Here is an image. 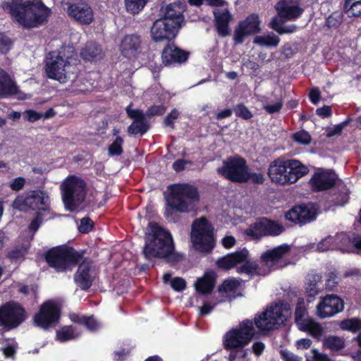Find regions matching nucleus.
Here are the masks:
<instances>
[{
	"mask_svg": "<svg viewBox=\"0 0 361 361\" xmlns=\"http://www.w3.org/2000/svg\"><path fill=\"white\" fill-rule=\"evenodd\" d=\"M291 315L290 305L284 301L271 304L253 319H245L224 336L223 344L226 350H240V357H245L243 348L258 335H267L288 321Z\"/></svg>",
	"mask_w": 361,
	"mask_h": 361,
	"instance_id": "nucleus-1",
	"label": "nucleus"
},
{
	"mask_svg": "<svg viewBox=\"0 0 361 361\" xmlns=\"http://www.w3.org/2000/svg\"><path fill=\"white\" fill-rule=\"evenodd\" d=\"M149 231L145 237L142 254L146 259H166L168 262L177 263L182 260V255L176 252L175 245L171 233L156 222H149Z\"/></svg>",
	"mask_w": 361,
	"mask_h": 361,
	"instance_id": "nucleus-2",
	"label": "nucleus"
},
{
	"mask_svg": "<svg viewBox=\"0 0 361 361\" xmlns=\"http://www.w3.org/2000/svg\"><path fill=\"white\" fill-rule=\"evenodd\" d=\"M3 8L10 13L13 21L23 28L38 27L47 22L51 11L41 1L11 0Z\"/></svg>",
	"mask_w": 361,
	"mask_h": 361,
	"instance_id": "nucleus-3",
	"label": "nucleus"
},
{
	"mask_svg": "<svg viewBox=\"0 0 361 361\" xmlns=\"http://www.w3.org/2000/svg\"><path fill=\"white\" fill-rule=\"evenodd\" d=\"M169 193L165 195L166 207L165 216L169 217L173 212L190 213L194 212L200 201L198 190L188 183H174L167 188Z\"/></svg>",
	"mask_w": 361,
	"mask_h": 361,
	"instance_id": "nucleus-4",
	"label": "nucleus"
},
{
	"mask_svg": "<svg viewBox=\"0 0 361 361\" xmlns=\"http://www.w3.org/2000/svg\"><path fill=\"white\" fill-rule=\"evenodd\" d=\"M308 172L309 169L300 161L279 157L270 163L267 174L272 183L284 185L295 183Z\"/></svg>",
	"mask_w": 361,
	"mask_h": 361,
	"instance_id": "nucleus-5",
	"label": "nucleus"
},
{
	"mask_svg": "<svg viewBox=\"0 0 361 361\" xmlns=\"http://www.w3.org/2000/svg\"><path fill=\"white\" fill-rule=\"evenodd\" d=\"M85 252V250L77 251L71 246L62 245L49 249L45 254V260L57 272H66L79 264Z\"/></svg>",
	"mask_w": 361,
	"mask_h": 361,
	"instance_id": "nucleus-6",
	"label": "nucleus"
},
{
	"mask_svg": "<svg viewBox=\"0 0 361 361\" xmlns=\"http://www.w3.org/2000/svg\"><path fill=\"white\" fill-rule=\"evenodd\" d=\"M190 240L194 249L198 252L209 254L214 250L216 245L214 227L205 216L193 221Z\"/></svg>",
	"mask_w": 361,
	"mask_h": 361,
	"instance_id": "nucleus-7",
	"label": "nucleus"
},
{
	"mask_svg": "<svg viewBox=\"0 0 361 361\" xmlns=\"http://www.w3.org/2000/svg\"><path fill=\"white\" fill-rule=\"evenodd\" d=\"M85 181L75 175L68 176L61 185L62 200L65 208L75 211L85 200L87 195Z\"/></svg>",
	"mask_w": 361,
	"mask_h": 361,
	"instance_id": "nucleus-8",
	"label": "nucleus"
},
{
	"mask_svg": "<svg viewBox=\"0 0 361 361\" xmlns=\"http://www.w3.org/2000/svg\"><path fill=\"white\" fill-rule=\"evenodd\" d=\"M247 170L246 160L240 155L235 154L223 160L222 166L216 169V173L232 183H243V181L247 179L245 173Z\"/></svg>",
	"mask_w": 361,
	"mask_h": 361,
	"instance_id": "nucleus-9",
	"label": "nucleus"
},
{
	"mask_svg": "<svg viewBox=\"0 0 361 361\" xmlns=\"http://www.w3.org/2000/svg\"><path fill=\"white\" fill-rule=\"evenodd\" d=\"M26 318L25 309L18 302L9 301L0 306V326L4 329L17 328Z\"/></svg>",
	"mask_w": 361,
	"mask_h": 361,
	"instance_id": "nucleus-10",
	"label": "nucleus"
},
{
	"mask_svg": "<svg viewBox=\"0 0 361 361\" xmlns=\"http://www.w3.org/2000/svg\"><path fill=\"white\" fill-rule=\"evenodd\" d=\"M283 231L281 224L267 217H260L245 229V234L253 240H259L264 236H277Z\"/></svg>",
	"mask_w": 361,
	"mask_h": 361,
	"instance_id": "nucleus-11",
	"label": "nucleus"
},
{
	"mask_svg": "<svg viewBox=\"0 0 361 361\" xmlns=\"http://www.w3.org/2000/svg\"><path fill=\"white\" fill-rule=\"evenodd\" d=\"M61 308L52 300L44 302L39 311L33 317V322L36 326L48 329L56 325L60 319Z\"/></svg>",
	"mask_w": 361,
	"mask_h": 361,
	"instance_id": "nucleus-12",
	"label": "nucleus"
},
{
	"mask_svg": "<svg viewBox=\"0 0 361 361\" xmlns=\"http://www.w3.org/2000/svg\"><path fill=\"white\" fill-rule=\"evenodd\" d=\"M317 209L312 204L295 205L285 213V219L295 224L305 225L317 218Z\"/></svg>",
	"mask_w": 361,
	"mask_h": 361,
	"instance_id": "nucleus-13",
	"label": "nucleus"
},
{
	"mask_svg": "<svg viewBox=\"0 0 361 361\" xmlns=\"http://www.w3.org/2000/svg\"><path fill=\"white\" fill-rule=\"evenodd\" d=\"M54 56L51 57V61H47L45 65V71L49 78L56 80L60 82L64 80L67 78H70V62L68 59H65L61 53L58 54L54 59Z\"/></svg>",
	"mask_w": 361,
	"mask_h": 361,
	"instance_id": "nucleus-14",
	"label": "nucleus"
},
{
	"mask_svg": "<svg viewBox=\"0 0 361 361\" xmlns=\"http://www.w3.org/2000/svg\"><path fill=\"white\" fill-rule=\"evenodd\" d=\"M168 23L165 19H157L150 30L152 39L154 42H171L176 37L179 27Z\"/></svg>",
	"mask_w": 361,
	"mask_h": 361,
	"instance_id": "nucleus-15",
	"label": "nucleus"
},
{
	"mask_svg": "<svg viewBox=\"0 0 361 361\" xmlns=\"http://www.w3.org/2000/svg\"><path fill=\"white\" fill-rule=\"evenodd\" d=\"M302 0H280L275 5V9L279 19L295 21L301 17L304 8L301 6Z\"/></svg>",
	"mask_w": 361,
	"mask_h": 361,
	"instance_id": "nucleus-16",
	"label": "nucleus"
},
{
	"mask_svg": "<svg viewBox=\"0 0 361 361\" xmlns=\"http://www.w3.org/2000/svg\"><path fill=\"white\" fill-rule=\"evenodd\" d=\"M343 309V300L337 295L329 294L317 305V313L319 318L324 319L341 312Z\"/></svg>",
	"mask_w": 361,
	"mask_h": 361,
	"instance_id": "nucleus-17",
	"label": "nucleus"
},
{
	"mask_svg": "<svg viewBox=\"0 0 361 361\" xmlns=\"http://www.w3.org/2000/svg\"><path fill=\"white\" fill-rule=\"evenodd\" d=\"M48 201L49 197L42 190H32L25 197H17L13 202V205L16 208L25 207L35 210L42 205L44 206Z\"/></svg>",
	"mask_w": 361,
	"mask_h": 361,
	"instance_id": "nucleus-18",
	"label": "nucleus"
},
{
	"mask_svg": "<svg viewBox=\"0 0 361 361\" xmlns=\"http://www.w3.org/2000/svg\"><path fill=\"white\" fill-rule=\"evenodd\" d=\"M189 53L175 45L173 42L166 43L161 51V61L165 66L187 61Z\"/></svg>",
	"mask_w": 361,
	"mask_h": 361,
	"instance_id": "nucleus-19",
	"label": "nucleus"
},
{
	"mask_svg": "<svg viewBox=\"0 0 361 361\" xmlns=\"http://www.w3.org/2000/svg\"><path fill=\"white\" fill-rule=\"evenodd\" d=\"M81 260L74 275V281L81 290L87 291L94 281V278L90 274L93 261L89 257H83Z\"/></svg>",
	"mask_w": 361,
	"mask_h": 361,
	"instance_id": "nucleus-20",
	"label": "nucleus"
},
{
	"mask_svg": "<svg viewBox=\"0 0 361 361\" xmlns=\"http://www.w3.org/2000/svg\"><path fill=\"white\" fill-rule=\"evenodd\" d=\"M314 192H322L332 188L336 184L335 174L331 171L315 172L310 180Z\"/></svg>",
	"mask_w": 361,
	"mask_h": 361,
	"instance_id": "nucleus-21",
	"label": "nucleus"
},
{
	"mask_svg": "<svg viewBox=\"0 0 361 361\" xmlns=\"http://www.w3.org/2000/svg\"><path fill=\"white\" fill-rule=\"evenodd\" d=\"M247 257H248V250L246 248H243L219 257L216 262V265L219 269L224 271L230 270L238 264H240L245 260Z\"/></svg>",
	"mask_w": 361,
	"mask_h": 361,
	"instance_id": "nucleus-22",
	"label": "nucleus"
},
{
	"mask_svg": "<svg viewBox=\"0 0 361 361\" xmlns=\"http://www.w3.org/2000/svg\"><path fill=\"white\" fill-rule=\"evenodd\" d=\"M141 42L140 36L137 35H125L119 45L121 54L128 59L136 57L140 52Z\"/></svg>",
	"mask_w": 361,
	"mask_h": 361,
	"instance_id": "nucleus-23",
	"label": "nucleus"
},
{
	"mask_svg": "<svg viewBox=\"0 0 361 361\" xmlns=\"http://www.w3.org/2000/svg\"><path fill=\"white\" fill-rule=\"evenodd\" d=\"M68 13L71 18L82 25H90L94 20L93 11L87 4H71Z\"/></svg>",
	"mask_w": 361,
	"mask_h": 361,
	"instance_id": "nucleus-24",
	"label": "nucleus"
},
{
	"mask_svg": "<svg viewBox=\"0 0 361 361\" xmlns=\"http://www.w3.org/2000/svg\"><path fill=\"white\" fill-rule=\"evenodd\" d=\"M81 59L85 61L97 62L104 56V52L100 44L94 42H87L80 52Z\"/></svg>",
	"mask_w": 361,
	"mask_h": 361,
	"instance_id": "nucleus-25",
	"label": "nucleus"
},
{
	"mask_svg": "<svg viewBox=\"0 0 361 361\" xmlns=\"http://www.w3.org/2000/svg\"><path fill=\"white\" fill-rule=\"evenodd\" d=\"M214 25L218 35L221 37H225L231 34L229 28V22L231 20V15L228 9H224L220 12H214Z\"/></svg>",
	"mask_w": 361,
	"mask_h": 361,
	"instance_id": "nucleus-26",
	"label": "nucleus"
},
{
	"mask_svg": "<svg viewBox=\"0 0 361 361\" xmlns=\"http://www.w3.org/2000/svg\"><path fill=\"white\" fill-rule=\"evenodd\" d=\"M18 93V87L8 73L0 68V98H7Z\"/></svg>",
	"mask_w": 361,
	"mask_h": 361,
	"instance_id": "nucleus-27",
	"label": "nucleus"
},
{
	"mask_svg": "<svg viewBox=\"0 0 361 361\" xmlns=\"http://www.w3.org/2000/svg\"><path fill=\"white\" fill-rule=\"evenodd\" d=\"M290 250V247L287 244H282L271 250H268L263 252L260 257V259L265 264L271 263L275 264L279 262L286 254Z\"/></svg>",
	"mask_w": 361,
	"mask_h": 361,
	"instance_id": "nucleus-28",
	"label": "nucleus"
},
{
	"mask_svg": "<svg viewBox=\"0 0 361 361\" xmlns=\"http://www.w3.org/2000/svg\"><path fill=\"white\" fill-rule=\"evenodd\" d=\"M249 256L245 258V260L241 263V265L237 267V272L238 274H245L252 279L255 276L266 275L264 270H262L257 262L251 261Z\"/></svg>",
	"mask_w": 361,
	"mask_h": 361,
	"instance_id": "nucleus-29",
	"label": "nucleus"
},
{
	"mask_svg": "<svg viewBox=\"0 0 361 361\" xmlns=\"http://www.w3.org/2000/svg\"><path fill=\"white\" fill-rule=\"evenodd\" d=\"M70 319L73 323L83 325L92 332L98 331L102 326L93 315L87 317L73 313L70 314Z\"/></svg>",
	"mask_w": 361,
	"mask_h": 361,
	"instance_id": "nucleus-30",
	"label": "nucleus"
},
{
	"mask_svg": "<svg viewBox=\"0 0 361 361\" xmlns=\"http://www.w3.org/2000/svg\"><path fill=\"white\" fill-rule=\"evenodd\" d=\"M178 6L176 4H170L167 5L164 10L161 9V19H166L168 23L171 24V22H173L172 25L180 27V23L183 20V14L180 11L176 10V8Z\"/></svg>",
	"mask_w": 361,
	"mask_h": 361,
	"instance_id": "nucleus-31",
	"label": "nucleus"
},
{
	"mask_svg": "<svg viewBox=\"0 0 361 361\" xmlns=\"http://www.w3.org/2000/svg\"><path fill=\"white\" fill-rule=\"evenodd\" d=\"M322 282V277L318 274H312L308 276L307 283L305 288V293L307 297V301L311 302L321 290L319 283Z\"/></svg>",
	"mask_w": 361,
	"mask_h": 361,
	"instance_id": "nucleus-32",
	"label": "nucleus"
},
{
	"mask_svg": "<svg viewBox=\"0 0 361 361\" xmlns=\"http://www.w3.org/2000/svg\"><path fill=\"white\" fill-rule=\"evenodd\" d=\"M216 283L214 275L206 274L202 278L197 279L195 283L196 290L201 295H207L212 293Z\"/></svg>",
	"mask_w": 361,
	"mask_h": 361,
	"instance_id": "nucleus-33",
	"label": "nucleus"
},
{
	"mask_svg": "<svg viewBox=\"0 0 361 361\" xmlns=\"http://www.w3.org/2000/svg\"><path fill=\"white\" fill-rule=\"evenodd\" d=\"M250 35H255L260 31L259 16L255 13L249 15L244 20L238 23Z\"/></svg>",
	"mask_w": 361,
	"mask_h": 361,
	"instance_id": "nucleus-34",
	"label": "nucleus"
},
{
	"mask_svg": "<svg viewBox=\"0 0 361 361\" xmlns=\"http://www.w3.org/2000/svg\"><path fill=\"white\" fill-rule=\"evenodd\" d=\"M311 319L312 318L307 317V310L304 299L302 298H298L295 310V323L300 328L304 324L306 323V322Z\"/></svg>",
	"mask_w": 361,
	"mask_h": 361,
	"instance_id": "nucleus-35",
	"label": "nucleus"
},
{
	"mask_svg": "<svg viewBox=\"0 0 361 361\" xmlns=\"http://www.w3.org/2000/svg\"><path fill=\"white\" fill-rule=\"evenodd\" d=\"M278 17H274L270 23V27L279 35L290 34L296 32L298 27L295 25H283L284 22Z\"/></svg>",
	"mask_w": 361,
	"mask_h": 361,
	"instance_id": "nucleus-36",
	"label": "nucleus"
},
{
	"mask_svg": "<svg viewBox=\"0 0 361 361\" xmlns=\"http://www.w3.org/2000/svg\"><path fill=\"white\" fill-rule=\"evenodd\" d=\"M343 9L349 17L361 16V0H345Z\"/></svg>",
	"mask_w": 361,
	"mask_h": 361,
	"instance_id": "nucleus-37",
	"label": "nucleus"
},
{
	"mask_svg": "<svg viewBox=\"0 0 361 361\" xmlns=\"http://www.w3.org/2000/svg\"><path fill=\"white\" fill-rule=\"evenodd\" d=\"M324 345L332 352H338L345 347L344 341L336 336H329L324 341Z\"/></svg>",
	"mask_w": 361,
	"mask_h": 361,
	"instance_id": "nucleus-38",
	"label": "nucleus"
},
{
	"mask_svg": "<svg viewBox=\"0 0 361 361\" xmlns=\"http://www.w3.org/2000/svg\"><path fill=\"white\" fill-rule=\"evenodd\" d=\"M279 42V37L274 33L264 36H256L253 40L255 44L266 47H276Z\"/></svg>",
	"mask_w": 361,
	"mask_h": 361,
	"instance_id": "nucleus-39",
	"label": "nucleus"
},
{
	"mask_svg": "<svg viewBox=\"0 0 361 361\" xmlns=\"http://www.w3.org/2000/svg\"><path fill=\"white\" fill-rule=\"evenodd\" d=\"M28 252V247L26 245H17L7 252L6 257L11 262L23 260Z\"/></svg>",
	"mask_w": 361,
	"mask_h": 361,
	"instance_id": "nucleus-40",
	"label": "nucleus"
},
{
	"mask_svg": "<svg viewBox=\"0 0 361 361\" xmlns=\"http://www.w3.org/2000/svg\"><path fill=\"white\" fill-rule=\"evenodd\" d=\"M149 123L147 119L139 122H133L128 128V133L130 135H145L149 129Z\"/></svg>",
	"mask_w": 361,
	"mask_h": 361,
	"instance_id": "nucleus-41",
	"label": "nucleus"
},
{
	"mask_svg": "<svg viewBox=\"0 0 361 361\" xmlns=\"http://www.w3.org/2000/svg\"><path fill=\"white\" fill-rule=\"evenodd\" d=\"M300 329L308 331L312 336L316 338L322 336L324 331L322 326L319 323L314 322L313 319L306 322Z\"/></svg>",
	"mask_w": 361,
	"mask_h": 361,
	"instance_id": "nucleus-42",
	"label": "nucleus"
},
{
	"mask_svg": "<svg viewBox=\"0 0 361 361\" xmlns=\"http://www.w3.org/2000/svg\"><path fill=\"white\" fill-rule=\"evenodd\" d=\"M340 327L342 330L357 332L361 329V319L357 317L343 319L340 323Z\"/></svg>",
	"mask_w": 361,
	"mask_h": 361,
	"instance_id": "nucleus-43",
	"label": "nucleus"
},
{
	"mask_svg": "<svg viewBox=\"0 0 361 361\" xmlns=\"http://www.w3.org/2000/svg\"><path fill=\"white\" fill-rule=\"evenodd\" d=\"M123 138L121 136H117L116 139L113 141V142L109 145V155L111 157L121 156L123 153Z\"/></svg>",
	"mask_w": 361,
	"mask_h": 361,
	"instance_id": "nucleus-44",
	"label": "nucleus"
},
{
	"mask_svg": "<svg viewBox=\"0 0 361 361\" xmlns=\"http://www.w3.org/2000/svg\"><path fill=\"white\" fill-rule=\"evenodd\" d=\"M343 16L338 11L333 12L325 20V26L328 28H338L343 23Z\"/></svg>",
	"mask_w": 361,
	"mask_h": 361,
	"instance_id": "nucleus-45",
	"label": "nucleus"
},
{
	"mask_svg": "<svg viewBox=\"0 0 361 361\" xmlns=\"http://www.w3.org/2000/svg\"><path fill=\"white\" fill-rule=\"evenodd\" d=\"M14 40L5 32H0V54L6 55L13 47Z\"/></svg>",
	"mask_w": 361,
	"mask_h": 361,
	"instance_id": "nucleus-46",
	"label": "nucleus"
},
{
	"mask_svg": "<svg viewBox=\"0 0 361 361\" xmlns=\"http://www.w3.org/2000/svg\"><path fill=\"white\" fill-rule=\"evenodd\" d=\"M75 337L74 329L72 326H65L56 331V338L60 342H66Z\"/></svg>",
	"mask_w": 361,
	"mask_h": 361,
	"instance_id": "nucleus-47",
	"label": "nucleus"
},
{
	"mask_svg": "<svg viewBox=\"0 0 361 361\" xmlns=\"http://www.w3.org/2000/svg\"><path fill=\"white\" fill-rule=\"evenodd\" d=\"M148 0H125L127 11L132 14L141 11Z\"/></svg>",
	"mask_w": 361,
	"mask_h": 361,
	"instance_id": "nucleus-48",
	"label": "nucleus"
},
{
	"mask_svg": "<svg viewBox=\"0 0 361 361\" xmlns=\"http://www.w3.org/2000/svg\"><path fill=\"white\" fill-rule=\"evenodd\" d=\"M233 111L237 117L244 120H249L253 117L252 113L243 103H239L234 106Z\"/></svg>",
	"mask_w": 361,
	"mask_h": 361,
	"instance_id": "nucleus-49",
	"label": "nucleus"
},
{
	"mask_svg": "<svg viewBox=\"0 0 361 361\" xmlns=\"http://www.w3.org/2000/svg\"><path fill=\"white\" fill-rule=\"evenodd\" d=\"M240 286V283L235 279H227L224 281L222 284L219 286V292L231 293L235 292Z\"/></svg>",
	"mask_w": 361,
	"mask_h": 361,
	"instance_id": "nucleus-50",
	"label": "nucleus"
},
{
	"mask_svg": "<svg viewBox=\"0 0 361 361\" xmlns=\"http://www.w3.org/2000/svg\"><path fill=\"white\" fill-rule=\"evenodd\" d=\"M251 35L248 30H245L241 25L238 24L233 34V44L238 45L244 42L246 37Z\"/></svg>",
	"mask_w": 361,
	"mask_h": 361,
	"instance_id": "nucleus-51",
	"label": "nucleus"
},
{
	"mask_svg": "<svg viewBox=\"0 0 361 361\" xmlns=\"http://www.w3.org/2000/svg\"><path fill=\"white\" fill-rule=\"evenodd\" d=\"M293 139L295 142L302 145H309L312 140L311 135L305 130L295 133L293 135Z\"/></svg>",
	"mask_w": 361,
	"mask_h": 361,
	"instance_id": "nucleus-52",
	"label": "nucleus"
},
{
	"mask_svg": "<svg viewBox=\"0 0 361 361\" xmlns=\"http://www.w3.org/2000/svg\"><path fill=\"white\" fill-rule=\"evenodd\" d=\"M246 180L243 181V183H247L250 180L255 184H263L265 178L264 174L262 173L249 172V169L245 173Z\"/></svg>",
	"mask_w": 361,
	"mask_h": 361,
	"instance_id": "nucleus-53",
	"label": "nucleus"
},
{
	"mask_svg": "<svg viewBox=\"0 0 361 361\" xmlns=\"http://www.w3.org/2000/svg\"><path fill=\"white\" fill-rule=\"evenodd\" d=\"M126 113L128 116L133 120V122H139L142 120L147 119L144 113L139 109H133L130 108V106H128L126 108Z\"/></svg>",
	"mask_w": 361,
	"mask_h": 361,
	"instance_id": "nucleus-54",
	"label": "nucleus"
},
{
	"mask_svg": "<svg viewBox=\"0 0 361 361\" xmlns=\"http://www.w3.org/2000/svg\"><path fill=\"white\" fill-rule=\"evenodd\" d=\"M349 122L350 119H348L335 126L334 128H329L326 131V137H331L335 135H341L343 129L349 123Z\"/></svg>",
	"mask_w": 361,
	"mask_h": 361,
	"instance_id": "nucleus-55",
	"label": "nucleus"
},
{
	"mask_svg": "<svg viewBox=\"0 0 361 361\" xmlns=\"http://www.w3.org/2000/svg\"><path fill=\"white\" fill-rule=\"evenodd\" d=\"M94 222L89 217H84L80 220L79 231L82 233H87L92 230Z\"/></svg>",
	"mask_w": 361,
	"mask_h": 361,
	"instance_id": "nucleus-56",
	"label": "nucleus"
},
{
	"mask_svg": "<svg viewBox=\"0 0 361 361\" xmlns=\"http://www.w3.org/2000/svg\"><path fill=\"white\" fill-rule=\"evenodd\" d=\"M179 112L176 109H173L165 117L164 120V124L165 126L171 127L174 128V121L178 118Z\"/></svg>",
	"mask_w": 361,
	"mask_h": 361,
	"instance_id": "nucleus-57",
	"label": "nucleus"
},
{
	"mask_svg": "<svg viewBox=\"0 0 361 361\" xmlns=\"http://www.w3.org/2000/svg\"><path fill=\"white\" fill-rule=\"evenodd\" d=\"M166 111V108L163 105H153L149 106L147 111L146 114L148 116H161Z\"/></svg>",
	"mask_w": 361,
	"mask_h": 361,
	"instance_id": "nucleus-58",
	"label": "nucleus"
},
{
	"mask_svg": "<svg viewBox=\"0 0 361 361\" xmlns=\"http://www.w3.org/2000/svg\"><path fill=\"white\" fill-rule=\"evenodd\" d=\"M172 288L178 292L183 291L186 288L185 281L180 277H175L171 281Z\"/></svg>",
	"mask_w": 361,
	"mask_h": 361,
	"instance_id": "nucleus-59",
	"label": "nucleus"
},
{
	"mask_svg": "<svg viewBox=\"0 0 361 361\" xmlns=\"http://www.w3.org/2000/svg\"><path fill=\"white\" fill-rule=\"evenodd\" d=\"M25 117L30 122H35L42 118V114L35 110H27L25 113Z\"/></svg>",
	"mask_w": 361,
	"mask_h": 361,
	"instance_id": "nucleus-60",
	"label": "nucleus"
},
{
	"mask_svg": "<svg viewBox=\"0 0 361 361\" xmlns=\"http://www.w3.org/2000/svg\"><path fill=\"white\" fill-rule=\"evenodd\" d=\"M25 184V179L23 177H18L13 180L10 184V188L14 191L21 190Z\"/></svg>",
	"mask_w": 361,
	"mask_h": 361,
	"instance_id": "nucleus-61",
	"label": "nucleus"
},
{
	"mask_svg": "<svg viewBox=\"0 0 361 361\" xmlns=\"http://www.w3.org/2000/svg\"><path fill=\"white\" fill-rule=\"evenodd\" d=\"M283 107L281 101L277 102L274 104H267L264 106V110L269 114L279 112Z\"/></svg>",
	"mask_w": 361,
	"mask_h": 361,
	"instance_id": "nucleus-62",
	"label": "nucleus"
},
{
	"mask_svg": "<svg viewBox=\"0 0 361 361\" xmlns=\"http://www.w3.org/2000/svg\"><path fill=\"white\" fill-rule=\"evenodd\" d=\"M316 114L322 118H329L332 115L331 107L324 105L322 107L318 108L316 110Z\"/></svg>",
	"mask_w": 361,
	"mask_h": 361,
	"instance_id": "nucleus-63",
	"label": "nucleus"
},
{
	"mask_svg": "<svg viewBox=\"0 0 361 361\" xmlns=\"http://www.w3.org/2000/svg\"><path fill=\"white\" fill-rule=\"evenodd\" d=\"M310 102L313 104H317L321 99V92L318 88H313L310 90L309 94Z\"/></svg>",
	"mask_w": 361,
	"mask_h": 361,
	"instance_id": "nucleus-64",
	"label": "nucleus"
}]
</instances>
